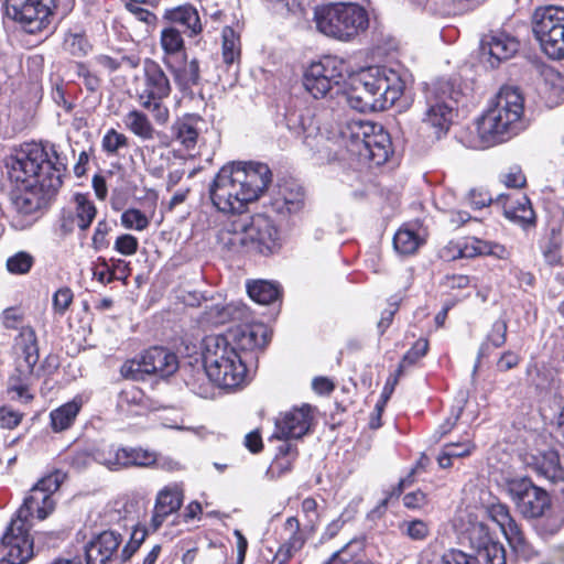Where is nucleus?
Returning a JSON list of instances; mask_svg holds the SVG:
<instances>
[{
	"mask_svg": "<svg viewBox=\"0 0 564 564\" xmlns=\"http://www.w3.org/2000/svg\"><path fill=\"white\" fill-rule=\"evenodd\" d=\"M303 144L321 160L332 161L347 152L375 165L386 163L391 150L389 134L380 124L355 119L345 124L310 128Z\"/></svg>",
	"mask_w": 564,
	"mask_h": 564,
	"instance_id": "f257e3e1",
	"label": "nucleus"
},
{
	"mask_svg": "<svg viewBox=\"0 0 564 564\" xmlns=\"http://www.w3.org/2000/svg\"><path fill=\"white\" fill-rule=\"evenodd\" d=\"M65 475L54 471L41 478L24 498L8 525L0 544V564H25L33 557V539L29 531L30 517L46 519L55 509L54 494L58 490Z\"/></svg>",
	"mask_w": 564,
	"mask_h": 564,
	"instance_id": "f03ea898",
	"label": "nucleus"
},
{
	"mask_svg": "<svg viewBox=\"0 0 564 564\" xmlns=\"http://www.w3.org/2000/svg\"><path fill=\"white\" fill-rule=\"evenodd\" d=\"M272 182L264 163L250 162L225 165L209 187L214 206L223 213H240L248 203L257 200Z\"/></svg>",
	"mask_w": 564,
	"mask_h": 564,
	"instance_id": "7ed1b4c3",
	"label": "nucleus"
},
{
	"mask_svg": "<svg viewBox=\"0 0 564 564\" xmlns=\"http://www.w3.org/2000/svg\"><path fill=\"white\" fill-rule=\"evenodd\" d=\"M403 91L400 75L386 66H370L361 69L352 79L349 89L341 93L338 105L376 106L378 101L393 106Z\"/></svg>",
	"mask_w": 564,
	"mask_h": 564,
	"instance_id": "20e7f679",
	"label": "nucleus"
},
{
	"mask_svg": "<svg viewBox=\"0 0 564 564\" xmlns=\"http://www.w3.org/2000/svg\"><path fill=\"white\" fill-rule=\"evenodd\" d=\"M50 151L42 144L29 143L10 154L6 159V169L11 182L39 184L52 172H57L62 178L66 164L54 145H50Z\"/></svg>",
	"mask_w": 564,
	"mask_h": 564,
	"instance_id": "39448f33",
	"label": "nucleus"
},
{
	"mask_svg": "<svg viewBox=\"0 0 564 564\" xmlns=\"http://www.w3.org/2000/svg\"><path fill=\"white\" fill-rule=\"evenodd\" d=\"M202 356L206 376L218 387L232 389L245 381L247 368L236 348L221 335L204 339Z\"/></svg>",
	"mask_w": 564,
	"mask_h": 564,
	"instance_id": "423d86ee",
	"label": "nucleus"
},
{
	"mask_svg": "<svg viewBox=\"0 0 564 564\" xmlns=\"http://www.w3.org/2000/svg\"><path fill=\"white\" fill-rule=\"evenodd\" d=\"M523 108H487L475 121L465 145L484 150L501 143L525 128Z\"/></svg>",
	"mask_w": 564,
	"mask_h": 564,
	"instance_id": "0eeeda50",
	"label": "nucleus"
},
{
	"mask_svg": "<svg viewBox=\"0 0 564 564\" xmlns=\"http://www.w3.org/2000/svg\"><path fill=\"white\" fill-rule=\"evenodd\" d=\"M314 21L324 35L349 41L367 29L368 14L356 3H329L315 9Z\"/></svg>",
	"mask_w": 564,
	"mask_h": 564,
	"instance_id": "6e6552de",
	"label": "nucleus"
},
{
	"mask_svg": "<svg viewBox=\"0 0 564 564\" xmlns=\"http://www.w3.org/2000/svg\"><path fill=\"white\" fill-rule=\"evenodd\" d=\"M57 172L44 176L39 184H15L10 193L11 205L15 212L13 224L23 229L33 221V216L45 207L62 186Z\"/></svg>",
	"mask_w": 564,
	"mask_h": 564,
	"instance_id": "1a4fd4ad",
	"label": "nucleus"
},
{
	"mask_svg": "<svg viewBox=\"0 0 564 564\" xmlns=\"http://www.w3.org/2000/svg\"><path fill=\"white\" fill-rule=\"evenodd\" d=\"M70 10L69 0H6V15L31 34L42 32L55 14L64 17Z\"/></svg>",
	"mask_w": 564,
	"mask_h": 564,
	"instance_id": "9d476101",
	"label": "nucleus"
},
{
	"mask_svg": "<svg viewBox=\"0 0 564 564\" xmlns=\"http://www.w3.org/2000/svg\"><path fill=\"white\" fill-rule=\"evenodd\" d=\"M533 33L544 53L554 59L564 57V8H538L532 17Z\"/></svg>",
	"mask_w": 564,
	"mask_h": 564,
	"instance_id": "9b49d317",
	"label": "nucleus"
},
{
	"mask_svg": "<svg viewBox=\"0 0 564 564\" xmlns=\"http://www.w3.org/2000/svg\"><path fill=\"white\" fill-rule=\"evenodd\" d=\"M505 490L516 510L524 519H540L551 509L552 502L549 492L528 477L506 479Z\"/></svg>",
	"mask_w": 564,
	"mask_h": 564,
	"instance_id": "f8f14e48",
	"label": "nucleus"
},
{
	"mask_svg": "<svg viewBox=\"0 0 564 564\" xmlns=\"http://www.w3.org/2000/svg\"><path fill=\"white\" fill-rule=\"evenodd\" d=\"M339 62L326 56L310 65L304 74L303 85L315 99L323 98L333 89V84H338L341 76Z\"/></svg>",
	"mask_w": 564,
	"mask_h": 564,
	"instance_id": "ddd939ff",
	"label": "nucleus"
},
{
	"mask_svg": "<svg viewBox=\"0 0 564 564\" xmlns=\"http://www.w3.org/2000/svg\"><path fill=\"white\" fill-rule=\"evenodd\" d=\"M248 227L250 251L269 254L279 248V232L269 217L260 214L248 216Z\"/></svg>",
	"mask_w": 564,
	"mask_h": 564,
	"instance_id": "4468645a",
	"label": "nucleus"
},
{
	"mask_svg": "<svg viewBox=\"0 0 564 564\" xmlns=\"http://www.w3.org/2000/svg\"><path fill=\"white\" fill-rule=\"evenodd\" d=\"M142 89L137 94L142 106H160V101L171 91L170 82L158 63L147 59L143 66Z\"/></svg>",
	"mask_w": 564,
	"mask_h": 564,
	"instance_id": "2eb2a0df",
	"label": "nucleus"
},
{
	"mask_svg": "<svg viewBox=\"0 0 564 564\" xmlns=\"http://www.w3.org/2000/svg\"><path fill=\"white\" fill-rule=\"evenodd\" d=\"M22 354V359L18 360L15 369L18 375H12L9 379L8 392L12 393V399L28 402L33 398L29 393L28 380L39 361V350L34 339L24 346Z\"/></svg>",
	"mask_w": 564,
	"mask_h": 564,
	"instance_id": "dca6fc26",
	"label": "nucleus"
},
{
	"mask_svg": "<svg viewBox=\"0 0 564 564\" xmlns=\"http://www.w3.org/2000/svg\"><path fill=\"white\" fill-rule=\"evenodd\" d=\"M236 348V351H253L263 348L270 340V334L265 325L246 324L230 328L221 335Z\"/></svg>",
	"mask_w": 564,
	"mask_h": 564,
	"instance_id": "f3484780",
	"label": "nucleus"
},
{
	"mask_svg": "<svg viewBox=\"0 0 564 564\" xmlns=\"http://www.w3.org/2000/svg\"><path fill=\"white\" fill-rule=\"evenodd\" d=\"M486 510L489 518L500 527L511 547L517 552H525L524 534L511 516L509 507L498 501L488 505Z\"/></svg>",
	"mask_w": 564,
	"mask_h": 564,
	"instance_id": "a211bd4d",
	"label": "nucleus"
},
{
	"mask_svg": "<svg viewBox=\"0 0 564 564\" xmlns=\"http://www.w3.org/2000/svg\"><path fill=\"white\" fill-rule=\"evenodd\" d=\"M248 215H240L226 223L217 234V243L221 250L240 253L250 251L247 237Z\"/></svg>",
	"mask_w": 564,
	"mask_h": 564,
	"instance_id": "6ab92c4d",
	"label": "nucleus"
},
{
	"mask_svg": "<svg viewBox=\"0 0 564 564\" xmlns=\"http://www.w3.org/2000/svg\"><path fill=\"white\" fill-rule=\"evenodd\" d=\"M311 422V405L303 404L300 408H293L276 420L275 434L279 438H300L308 432Z\"/></svg>",
	"mask_w": 564,
	"mask_h": 564,
	"instance_id": "aec40b11",
	"label": "nucleus"
},
{
	"mask_svg": "<svg viewBox=\"0 0 564 564\" xmlns=\"http://www.w3.org/2000/svg\"><path fill=\"white\" fill-rule=\"evenodd\" d=\"M121 535L113 531H104L85 547L87 564H111L117 555Z\"/></svg>",
	"mask_w": 564,
	"mask_h": 564,
	"instance_id": "412c9836",
	"label": "nucleus"
},
{
	"mask_svg": "<svg viewBox=\"0 0 564 564\" xmlns=\"http://www.w3.org/2000/svg\"><path fill=\"white\" fill-rule=\"evenodd\" d=\"M184 499V492L180 485H170L161 489L155 499L154 511L151 519V525L158 530L164 520L176 512Z\"/></svg>",
	"mask_w": 564,
	"mask_h": 564,
	"instance_id": "4be33fe9",
	"label": "nucleus"
},
{
	"mask_svg": "<svg viewBox=\"0 0 564 564\" xmlns=\"http://www.w3.org/2000/svg\"><path fill=\"white\" fill-rule=\"evenodd\" d=\"M97 209L95 204L84 194L74 196V210L64 215L62 219V229L70 232L75 227L80 230H87L95 219Z\"/></svg>",
	"mask_w": 564,
	"mask_h": 564,
	"instance_id": "5701e85b",
	"label": "nucleus"
},
{
	"mask_svg": "<svg viewBox=\"0 0 564 564\" xmlns=\"http://www.w3.org/2000/svg\"><path fill=\"white\" fill-rule=\"evenodd\" d=\"M142 364L147 375L169 377L178 369V360L174 352L162 348L152 347L142 355Z\"/></svg>",
	"mask_w": 564,
	"mask_h": 564,
	"instance_id": "b1692460",
	"label": "nucleus"
},
{
	"mask_svg": "<svg viewBox=\"0 0 564 564\" xmlns=\"http://www.w3.org/2000/svg\"><path fill=\"white\" fill-rule=\"evenodd\" d=\"M304 205V191L294 182L279 184L271 199L272 208L281 215L297 213Z\"/></svg>",
	"mask_w": 564,
	"mask_h": 564,
	"instance_id": "393cba45",
	"label": "nucleus"
},
{
	"mask_svg": "<svg viewBox=\"0 0 564 564\" xmlns=\"http://www.w3.org/2000/svg\"><path fill=\"white\" fill-rule=\"evenodd\" d=\"M163 20L171 26L180 24L188 36H196L203 31L198 11L192 4H182L164 10Z\"/></svg>",
	"mask_w": 564,
	"mask_h": 564,
	"instance_id": "a878e982",
	"label": "nucleus"
},
{
	"mask_svg": "<svg viewBox=\"0 0 564 564\" xmlns=\"http://www.w3.org/2000/svg\"><path fill=\"white\" fill-rule=\"evenodd\" d=\"M164 64L181 86L186 87L197 84L199 79V64L196 58L187 61L186 55L183 53L174 59H164Z\"/></svg>",
	"mask_w": 564,
	"mask_h": 564,
	"instance_id": "bb28decb",
	"label": "nucleus"
},
{
	"mask_svg": "<svg viewBox=\"0 0 564 564\" xmlns=\"http://www.w3.org/2000/svg\"><path fill=\"white\" fill-rule=\"evenodd\" d=\"M484 46H488V52L492 58L500 63L501 61L511 58L519 51V41L505 32H498L490 36L488 41L482 42Z\"/></svg>",
	"mask_w": 564,
	"mask_h": 564,
	"instance_id": "cd10ccee",
	"label": "nucleus"
},
{
	"mask_svg": "<svg viewBox=\"0 0 564 564\" xmlns=\"http://www.w3.org/2000/svg\"><path fill=\"white\" fill-rule=\"evenodd\" d=\"M503 215L509 220L525 228L534 226L535 214L531 203L527 196H521L516 202H507L503 204Z\"/></svg>",
	"mask_w": 564,
	"mask_h": 564,
	"instance_id": "c85d7f7f",
	"label": "nucleus"
},
{
	"mask_svg": "<svg viewBox=\"0 0 564 564\" xmlns=\"http://www.w3.org/2000/svg\"><path fill=\"white\" fill-rule=\"evenodd\" d=\"M535 470L551 482L564 480V469L560 464L557 452L549 449L535 457Z\"/></svg>",
	"mask_w": 564,
	"mask_h": 564,
	"instance_id": "c756f323",
	"label": "nucleus"
},
{
	"mask_svg": "<svg viewBox=\"0 0 564 564\" xmlns=\"http://www.w3.org/2000/svg\"><path fill=\"white\" fill-rule=\"evenodd\" d=\"M82 408V402L73 400L51 412V425L55 432H62L72 426Z\"/></svg>",
	"mask_w": 564,
	"mask_h": 564,
	"instance_id": "7c9ffc66",
	"label": "nucleus"
},
{
	"mask_svg": "<svg viewBox=\"0 0 564 564\" xmlns=\"http://www.w3.org/2000/svg\"><path fill=\"white\" fill-rule=\"evenodd\" d=\"M475 448L476 445L470 438H465L457 443H447L437 456V463L441 468H449L453 465V458L469 456Z\"/></svg>",
	"mask_w": 564,
	"mask_h": 564,
	"instance_id": "2f4dec72",
	"label": "nucleus"
},
{
	"mask_svg": "<svg viewBox=\"0 0 564 564\" xmlns=\"http://www.w3.org/2000/svg\"><path fill=\"white\" fill-rule=\"evenodd\" d=\"M475 561L478 564H506V551L501 543L486 538L477 547Z\"/></svg>",
	"mask_w": 564,
	"mask_h": 564,
	"instance_id": "473e14b6",
	"label": "nucleus"
},
{
	"mask_svg": "<svg viewBox=\"0 0 564 564\" xmlns=\"http://www.w3.org/2000/svg\"><path fill=\"white\" fill-rule=\"evenodd\" d=\"M160 44L164 52V59L176 58L184 53V40L181 32L174 26L162 29L160 35Z\"/></svg>",
	"mask_w": 564,
	"mask_h": 564,
	"instance_id": "72a5a7b5",
	"label": "nucleus"
},
{
	"mask_svg": "<svg viewBox=\"0 0 564 564\" xmlns=\"http://www.w3.org/2000/svg\"><path fill=\"white\" fill-rule=\"evenodd\" d=\"M290 533V538L279 547V552L291 558L305 544V538L300 531V522L296 518H288L284 525Z\"/></svg>",
	"mask_w": 564,
	"mask_h": 564,
	"instance_id": "f704fd0d",
	"label": "nucleus"
},
{
	"mask_svg": "<svg viewBox=\"0 0 564 564\" xmlns=\"http://www.w3.org/2000/svg\"><path fill=\"white\" fill-rule=\"evenodd\" d=\"M249 296L257 303L268 305L274 302L279 295V286L269 281H254L247 285Z\"/></svg>",
	"mask_w": 564,
	"mask_h": 564,
	"instance_id": "c9c22d12",
	"label": "nucleus"
},
{
	"mask_svg": "<svg viewBox=\"0 0 564 564\" xmlns=\"http://www.w3.org/2000/svg\"><path fill=\"white\" fill-rule=\"evenodd\" d=\"M525 95L523 89L516 84H505L492 98V106H524Z\"/></svg>",
	"mask_w": 564,
	"mask_h": 564,
	"instance_id": "e433bc0d",
	"label": "nucleus"
},
{
	"mask_svg": "<svg viewBox=\"0 0 564 564\" xmlns=\"http://www.w3.org/2000/svg\"><path fill=\"white\" fill-rule=\"evenodd\" d=\"M423 243V239L409 228H400L393 237L394 250L400 254H413Z\"/></svg>",
	"mask_w": 564,
	"mask_h": 564,
	"instance_id": "4c0bfd02",
	"label": "nucleus"
},
{
	"mask_svg": "<svg viewBox=\"0 0 564 564\" xmlns=\"http://www.w3.org/2000/svg\"><path fill=\"white\" fill-rule=\"evenodd\" d=\"M122 460L123 468L149 467L156 462V455L140 447H122Z\"/></svg>",
	"mask_w": 564,
	"mask_h": 564,
	"instance_id": "58836bf2",
	"label": "nucleus"
},
{
	"mask_svg": "<svg viewBox=\"0 0 564 564\" xmlns=\"http://www.w3.org/2000/svg\"><path fill=\"white\" fill-rule=\"evenodd\" d=\"M95 462L110 470L123 469L122 447L113 445L98 448L94 452Z\"/></svg>",
	"mask_w": 564,
	"mask_h": 564,
	"instance_id": "ea45409f",
	"label": "nucleus"
},
{
	"mask_svg": "<svg viewBox=\"0 0 564 564\" xmlns=\"http://www.w3.org/2000/svg\"><path fill=\"white\" fill-rule=\"evenodd\" d=\"M126 126L137 135L143 139H152L153 128L148 117L138 110H132L126 117Z\"/></svg>",
	"mask_w": 564,
	"mask_h": 564,
	"instance_id": "a19ab883",
	"label": "nucleus"
},
{
	"mask_svg": "<svg viewBox=\"0 0 564 564\" xmlns=\"http://www.w3.org/2000/svg\"><path fill=\"white\" fill-rule=\"evenodd\" d=\"M361 550L360 543L350 541L344 545L340 550L336 551L325 564H373L370 561H365L357 557V552Z\"/></svg>",
	"mask_w": 564,
	"mask_h": 564,
	"instance_id": "79ce46f5",
	"label": "nucleus"
},
{
	"mask_svg": "<svg viewBox=\"0 0 564 564\" xmlns=\"http://www.w3.org/2000/svg\"><path fill=\"white\" fill-rule=\"evenodd\" d=\"M240 57V39L231 28L223 31V58L226 64H232Z\"/></svg>",
	"mask_w": 564,
	"mask_h": 564,
	"instance_id": "37998d69",
	"label": "nucleus"
},
{
	"mask_svg": "<svg viewBox=\"0 0 564 564\" xmlns=\"http://www.w3.org/2000/svg\"><path fill=\"white\" fill-rule=\"evenodd\" d=\"M399 529L401 533L413 541H423L430 534L429 524L420 519L403 520Z\"/></svg>",
	"mask_w": 564,
	"mask_h": 564,
	"instance_id": "c03bdc74",
	"label": "nucleus"
},
{
	"mask_svg": "<svg viewBox=\"0 0 564 564\" xmlns=\"http://www.w3.org/2000/svg\"><path fill=\"white\" fill-rule=\"evenodd\" d=\"M452 108H427L423 121L440 131L447 130L451 122Z\"/></svg>",
	"mask_w": 564,
	"mask_h": 564,
	"instance_id": "a18cd8bd",
	"label": "nucleus"
},
{
	"mask_svg": "<svg viewBox=\"0 0 564 564\" xmlns=\"http://www.w3.org/2000/svg\"><path fill=\"white\" fill-rule=\"evenodd\" d=\"M177 139L186 149L195 147L198 138V130L194 124L193 118H186L176 126Z\"/></svg>",
	"mask_w": 564,
	"mask_h": 564,
	"instance_id": "49530a36",
	"label": "nucleus"
},
{
	"mask_svg": "<svg viewBox=\"0 0 564 564\" xmlns=\"http://www.w3.org/2000/svg\"><path fill=\"white\" fill-rule=\"evenodd\" d=\"M96 63L109 73L116 72L122 66L135 68L139 65V62L137 59L128 57L126 55H121L119 57L99 55L96 57Z\"/></svg>",
	"mask_w": 564,
	"mask_h": 564,
	"instance_id": "de8ad7c7",
	"label": "nucleus"
},
{
	"mask_svg": "<svg viewBox=\"0 0 564 564\" xmlns=\"http://www.w3.org/2000/svg\"><path fill=\"white\" fill-rule=\"evenodd\" d=\"M563 240L561 237V230L556 228L551 229L550 240L544 248L543 256L545 261L551 265H556L561 262V248Z\"/></svg>",
	"mask_w": 564,
	"mask_h": 564,
	"instance_id": "09e8293b",
	"label": "nucleus"
},
{
	"mask_svg": "<svg viewBox=\"0 0 564 564\" xmlns=\"http://www.w3.org/2000/svg\"><path fill=\"white\" fill-rule=\"evenodd\" d=\"M121 224L127 229L142 231L149 227V218L137 208H129L121 215Z\"/></svg>",
	"mask_w": 564,
	"mask_h": 564,
	"instance_id": "8fccbe9b",
	"label": "nucleus"
},
{
	"mask_svg": "<svg viewBox=\"0 0 564 564\" xmlns=\"http://www.w3.org/2000/svg\"><path fill=\"white\" fill-rule=\"evenodd\" d=\"M64 48L73 56L80 57L89 52L90 45L84 35L69 33L65 36Z\"/></svg>",
	"mask_w": 564,
	"mask_h": 564,
	"instance_id": "3c124183",
	"label": "nucleus"
},
{
	"mask_svg": "<svg viewBox=\"0 0 564 564\" xmlns=\"http://www.w3.org/2000/svg\"><path fill=\"white\" fill-rule=\"evenodd\" d=\"M33 258L25 251H20L7 260V269L12 274H24L30 271Z\"/></svg>",
	"mask_w": 564,
	"mask_h": 564,
	"instance_id": "603ef678",
	"label": "nucleus"
},
{
	"mask_svg": "<svg viewBox=\"0 0 564 564\" xmlns=\"http://www.w3.org/2000/svg\"><path fill=\"white\" fill-rule=\"evenodd\" d=\"M128 145V139L123 133L110 129L102 138L101 147L108 154L117 153L121 148Z\"/></svg>",
	"mask_w": 564,
	"mask_h": 564,
	"instance_id": "864d4df0",
	"label": "nucleus"
},
{
	"mask_svg": "<svg viewBox=\"0 0 564 564\" xmlns=\"http://www.w3.org/2000/svg\"><path fill=\"white\" fill-rule=\"evenodd\" d=\"M427 348L429 343L426 339L416 340L412 348L403 356L398 367V373H402L408 365L415 364L421 357H423L426 354Z\"/></svg>",
	"mask_w": 564,
	"mask_h": 564,
	"instance_id": "5fc2aeb1",
	"label": "nucleus"
},
{
	"mask_svg": "<svg viewBox=\"0 0 564 564\" xmlns=\"http://www.w3.org/2000/svg\"><path fill=\"white\" fill-rule=\"evenodd\" d=\"M74 294L69 288H61L53 295V310L58 315H64L73 303Z\"/></svg>",
	"mask_w": 564,
	"mask_h": 564,
	"instance_id": "6e6d98bb",
	"label": "nucleus"
},
{
	"mask_svg": "<svg viewBox=\"0 0 564 564\" xmlns=\"http://www.w3.org/2000/svg\"><path fill=\"white\" fill-rule=\"evenodd\" d=\"M457 247V258H474L477 256H484L482 249L485 248V240L473 238L463 243H459ZM454 258H456V256Z\"/></svg>",
	"mask_w": 564,
	"mask_h": 564,
	"instance_id": "4d7b16f0",
	"label": "nucleus"
},
{
	"mask_svg": "<svg viewBox=\"0 0 564 564\" xmlns=\"http://www.w3.org/2000/svg\"><path fill=\"white\" fill-rule=\"evenodd\" d=\"M467 402V397L462 395L457 406L452 411L451 415L442 423L437 430V433L440 434L438 438L449 433L454 426L456 425L457 421L459 420L464 406Z\"/></svg>",
	"mask_w": 564,
	"mask_h": 564,
	"instance_id": "13d9d810",
	"label": "nucleus"
},
{
	"mask_svg": "<svg viewBox=\"0 0 564 564\" xmlns=\"http://www.w3.org/2000/svg\"><path fill=\"white\" fill-rule=\"evenodd\" d=\"M142 2H137L134 0H128L126 3V8L129 12H131L135 19H138L141 22H144L148 25H155L156 23V15L152 13L151 11L142 8L140 4Z\"/></svg>",
	"mask_w": 564,
	"mask_h": 564,
	"instance_id": "bf43d9fd",
	"label": "nucleus"
},
{
	"mask_svg": "<svg viewBox=\"0 0 564 564\" xmlns=\"http://www.w3.org/2000/svg\"><path fill=\"white\" fill-rule=\"evenodd\" d=\"M121 375L127 379L142 380L143 376L147 375L144 366L142 364V356L140 359H133L126 361L120 369Z\"/></svg>",
	"mask_w": 564,
	"mask_h": 564,
	"instance_id": "052dcab7",
	"label": "nucleus"
},
{
	"mask_svg": "<svg viewBox=\"0 0 564 564\" xmlns=\"http://www.w3.org/2000/svg\"><path fill=\"white\" fill-rule=\"evenodd\" d=\"M138 239L132 235H121L115 242V249L123 256H132L138 250Z\"/></svg>",
	"mask_w": 564,
	"mask_h": 564,
	"instance_id": "680f3d73",
	"label": "nucleus"
},
{
	"mask_svg": "<svg viewBox=\"0 0 564 564\" xmlns=\"http://www.w3.org/2000/svg\"><path fill=\"white\" fill-rule=\"evenodd\" d=\"M507 323L505 321H496L492 324L490 333L487 335V339L495 347L503 346L507 339Z\"/></svg>",
	"mask_w": 564,
	"mask_h": 564,
	"instance_id": "e2e57ef3",
	"label": "nucleus"
},
{
	"mask_svg": "<svg viewBox=\"0 0 564 564\" xmlns=\"http://www.w3.org/2000/svg\"><path fill=\"white\" fill-rule=\"evenodd\" d=\"M22 420V414L11 406L3 405L0 408V426L4 429H14Z\"/></svg>",
	"mask_w": 564,
	"mask_h": 564,
	"instance_id": "0e129e2a",
	"label": "nucleus"
},
{
	"mask_svg": "<svg viewBox=\"0 0 564 564\" xmlns=\"http://www.w3.org/2000/svg\"><path fill=\"white\" fill-rule=\"evenodd\" d=\"M520 356L514 351L507 350L505 351L496 364V368L500 372H506L516 368L520 364Z\"/></svg>",
	"mask_w": 564,
	"mask_h": 564,
	"instance_id": "69168bd1",
	"label": "nucleus"
},
{
	"mask_svg": "<svg viewBox=\"0 0 564 564\" xmlns=\"http://www.w3.org/2000/svg\"><path fill=\"white\" fill-rule=\"evenodd\" d=\"M443 564H478L475 556L458 550H451L443 555Z\"/></svg>",
	"mask_w": 564,
	"mask_h": 564,
	"instance_id": "338daca9",
	"label": "nucleus"
},
{
	"mask_svg": "<svg viewBox=\"0 0 564 564\" xmlns=\"http://www.w3.org/2000/svg\"><path fill=\"white\" fill-rule=\"evenodd\" d=\"M502 182L507 187L520 188L525 185V176L519 167H511L502 175Z\"/></svg>",
	"mask_w": 564,
	"mask_h": 564,
	"instance_id": "774afa93",
	"label": "nucleus"
}]
</instances>
